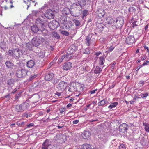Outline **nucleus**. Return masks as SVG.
Returning <instances> with one entry per match:
<instances>
[{
	"mask_svg": "<svg viewBox=\"0 0 149 149\" xmlns=\"http://www.w3.org/2000/svg\"><path fill=\"white\" fill-rule=\"evenodd\" d=\"M39 21H41L40 20ZM40 23L38 24V28L36 26H33L31 27V30L32 32L36 33L40 31L44 35H45L48 33L47 30L45 28V25H44V22L42 21L41 22L38 21Z\"/></svg>",
	"mask_w": 149,
	"mask_h": 149,
	"instance_id": "nucleus-1",
	"label": "nucleus"
},
{
	"mask_svg": "<svg viewBox=\"0 0 149 149\" xmlns=\"http://www.w3.org/2000/svg\"><path fill=\"white\" fill-rule=\"evenodd\" d=\"M8 53L9 55L16 59L19 58L23 54V52L19 48L14 49L13 50H9Z\"/></svg>",
	"mask_w": 149,
	"mask_h": 149,
	"instance_id": "nucleus-2",
	"label": "nucleus"
},
{
	"mask_svg": "<svg viewBox=\"0 0 149 149\" xmlns=\"http://www.w3.org/2000/svg\"><path fill=\"white\" fill-rule=\"evenodd\" d=\"M74 46V45H72L70 47H69L68 49V51L70 52V53H67V54L66 55H63L60 58H59L58 60L59 63H61L62 62L63 60L65 59V61H68L69 60L70 58L72 57V54L74 52V49L72 47Z\"/></svg>",
	"mask_w": 149,
	"mask_h": 149,
	"instance_id": "nucleus-3",
	"label": "nucleus"
},
{
	"mask_svg": "<svg viewBox=\"0 0 149 149\" xmlns=\"http://www.w3.org/2000/svg\"><path fill=\"white\" fill-rule=\"evenodd\" d=\"M82 63L83 65L80 66L78 69L79 73L80 74L84 73V72L88 71L90 70V68L87 64L88 62L87 61H83Z\"/></svg>",
	"mask_w": 149,
	"mask_h": 149,
	"instance_id": "nucleus-4",
	"label": "nucleus"
},
{
	"mask_svg": "<svg viewBox=\"0 0 149 149\" xmlns=\"http://www.w3.org/2000/svg\"><path fill=\"white\" fill-rule=\"evenodd\" d=\"M124 24L123 19L120 17H117L113 22V25L116 29L121 28Z\"/></svg>",
	"mask_w": 149,
	"mask_h": 149,
	"instance_id": "nucleus-5",
	"label": "nucleus"
},
{
	"mask_svg": "<svg viewBox=\"0 0 149 149\" xmlns=\"http://www.w3.org/2000/svg\"><path fill=\"white\" fill-rule=\"evenodd\" d=\"M67 86L68 84L66 82L61 81L57 85L56 87L59 91L62 92L66 89Z\"/></svg>",
	"mask_w": 149,
	"mask_h": 149,
	"instance_id": "nucleus-6",
	"label": "nucleus"
},
{
	"mask_svg": "<svg viewBox=\"0 0 149 149\" xmlns=\"http://www.w3.org/2000/svg\"><path fill=\"white\" fill-rule=\"evenodd\" d=\"M56 140L59 141V142L63 143L66 140V136L61 134H57L55 137Z\"/></svg>",
	"mask_w": 149,
	"mask_h": 149,
	"instance_id": "nucleus-7",
	"label": "nucleus"
},
{
	"mask_svg": "<svg viewBox=\"0 0 149 149\" xmlns=\"http://www.w3.org/2000/svg\"><path fill=\"white\" fill-rule=\"evenodd\" d=\"M28 71L25 69H22L17 70L16 73L17 76L19 78H22L27 74Z\"/></svg>",
	"mask_w": 149,
	"mask_h": 149,
	"instance_id": "nucleus-8",
	"label": "nucleus"
},
{
	"mask_svg": "<svg viewBox=\"0 0 149 149\" xmlns=\"http://www.w3.org/2000/svg\"><path fill=\"white\" fill-rule=\"evenodd\" d=\"M42 38L38 36L33 38L31 41V44L34 46H38L39 45L42 41Z\"/></svg>",
	"mask_w": 149,
	"mask_h": 149,
	"instance_id": "nucleus-9",
	"label": "nucleus"
},
{
	"mask_svg": "<svg viewBox=\"0 0 149 149\" xmlns=\"http://www.w3.org/2000/svg\"><path fill=\"white\" fill-rule=\"evenodd\" d=\"M48 26L51 29L54 30L58 26L59 24L56 21L53 20L49 23Z\"/></svg>",
	"mask_w": 149,
	"mask_h": 149,
	"instance_id": "nucleus-10",
	"label": "nucleus"
},
{
	"mask_svg": "<svg viewBox=\"0 0 149 149\" xmlns=\"http://www.w3.org/2000/svg\"><path fill=\"white\" fill-rule=\"evenodd\" d=\"M135 42V38L133 36H127L125 39L126 44L128 45L132 44Z\"/></svg>",
	"mask_w": 149,
	"mask_h": 149,
	"instance_id": "nucleus-11",
	"label": "nucleus"
},
{
	"mask_svg": "<svg viewBox=\"0 0 149 149\" xmlns=\"http://www.w3.org/2000/svg\"><path fill=\"white\" fill-rule=\"evenodd\" d=\"M128 128V125L126 123H123L119 126V131L122 132H125Z\"/></svg>",
	"mask_w": 149,
	"mask_h": 149,
	"instance_id": "nucleus-12",
	"label": "nucleus"
},
{
	"mask_svg": "<svg viewBox=\"0 0 149 149\" xmlns=\"http://www.w3.org/2000/svg\"><path fill=\"white\" fill-rule=\"evenodd\" d=\"M45 16L47 18L51 19L54 18V14L51 10H47L45 14Z\"/></svg>",
	"mask_w": 149,
	"mask_h": 149,
	"instance_id": "nucleus-13",
	"label": "nucleus"
},
{
	"mask_svg": "<svg viewBox=\"0 0 149 149\" xmlns=\"http://www.w3.org/2000/svg\"><path fill=\"white\" fill-rule=\"evenodd\" d=\"M72 67V64L70 62L65 63L63 67V69L65 70H70Z\"/></svg>",
	"mask_w": 149,
	"mask_h": 149,
	"instance_id": "nucleus-14",
	"label": "nucleus"
},
{
	"mask_svg": "<svg viewBox=\"0 0 149 149\" xmlns=\"http://www.w3.org/2000/svg\"><path fill=\"white\" fill-rule=\"evenodd\" d=\"M24 2L26 4L27 7H29L31 5H33L35 6L37 4L35 3V0H24Z\"/></svg>",
	"mask_w": 149,
	"mask_h": 149,
	"instance_id": "nucleus-15",
	"label": "nucleus"
},
{
	"mask_svg": "<svg viewBox=\"0 0 149 149\" xmlns=\"http://www.w3.org/2000/svg\"><path fill=\"white\" fill-rule=\"evenodd\" d=\"M91 136L90 132L88 131H84L82 134V138L84 139H89Z\"/></svg>",
	"mask_w": 149,
	"mask_h": 149,
	"instance_id": "nucleus-16",
	"label": "nucleus"
},
{
	"mask_svg": "<svg viewBox=\"0 0 149 149\" xmlns=\"http://www.w3.org/2000/svg\"><path fill=\"white\" fill-rule=\"evenodd\" d=\"M50 145L49 140L46 139L43 142L42 144V148L44 149H48V146Z\"/></svg>",
	"mask_w": 149,
	"mask_h": 149,
	"instance_id": "nucleus-17",
	"label": "nucleus"
},
{
	"mask_svg": "<svg viewBox=\"0 0 149 149\" xmlns=\"http://www.w3.org/2000/svg\"><path fill=\"white\" fill-rule=\"evenodd\" d=\"M54 74L52 73H50L46 74L45 76V79L47 81L51 80L54 77Z\"/></svg>",
	"mask_w": 149,
	"mask_h": 149,
	"instance_id": "nucleus-18",
	"label": "nucleus"
},
{
	"mask_svg": "<svg viewBox=\"0 0 149 149\" xmlns=\"http://www.w3.org/2000/svg\"><path fill=\"white\" fill-rule=\"evenodd\" d=\"M14 7L13 3L11 1L7 2L6 4L4 7V9L6 10L8 9Z\"/></svg>",
	"mask_w": 149,
	"mask_h": 149,
	"instance_id": "nucleus-19",
	"label": "nucleus"
},
{
	"mask_svg": "<svg viewBox=\"0 0 149 149\" xmlns=\"http://www.w3.org/2000/svg\"><path fill=\"white\" fill-rule=\"evenodd\" d=\"M5 64L7 67L10 69L15 68V66L11 62L9 61H7L5 63Z\"/></svg>",
	"mask_w": 149,
	"mask_h": 149,
	"instance_id": "nucleus-20",
	"label": "nucleus"
},
{
	"mask_svg": "<svg viewBox=\"0 0 149 149\" xmlns=\"http://www.w3.org/2000/svg\"><path fill=\"white\" fill-rule=\"evenodd\" d=\"M34 65L35 62L33 60H30L27 62L26 65L29 68H32Z\"/></svg>",
	"mask_w": 149,
	"mask_h": 149,
	"instance_id": "nucleus-21",
	"label": "nucleus"
},
{
	"mask_svg": "<svg viewBox=\"0 0 149 149\" xmlns=\"http://www.w3.org/2000/svg\"><path fill=\"white\" fill-rule=\"evenodd\" d=\"M97 14L99 17H103L105 15L104 10L102 9H99L98 10Z\"/></svg>",
	"mask_w": 149,
	"mask_h": 149,
	"instance_id": "nucleus-22",
	"label": "nucleus"
},
{
	"mask_svg": "<svg viewBox=\"0 0 149 149\" xmlns=\"http://www.w3.org/2000/svg\"><path fill=\"white\" fill-rule=\"evenodd\" d=\"M22 106L21 104L16 105L15 108V111L17 112H20L22 111H23Z\"/></svg>",
	"mask_w": 149,
	"mask_h": 149,
	"instance_id": "nucleus-23",
	"label": "nucleus"
},
{
	"mask_svg": "<svg viewBox=\"0 0 149 149\" xmlns=\"http://www.w3.org/2000/svg\"><path fill=\"white\" fill-rule=\"evenodd\" d=\"M103 55L102 56L100 57L99 58V64L100 65H102L104 64V62L105 61V57H104Z\"/></svg>",
	"mask_w": 149,
	"mask_h": 149,
	"instance_id": "nucleus-24",
	"label": "nucleus"
},
{
	"mask_svg": "<svg viewBox=\"0 0 149 149\" xmlns=\"http://www.w3.org/2000/svg\"><path fill=\"white\" fill-rule=\"evenodd\" d=\"M22 106V108L23 111H24L25 110L28 109L29 107V104L26 102H25L21 104Z\"/></svg>",
	"mask_w": 149,
	"mask_h": 149,
	"instance_id": "nucleus-25",
	"label": "nucleus"
},
{
	"mask_svg": "<svg viewBox=\"0 0 149 149\" xmlns=\"http://www.w3.org/2000/svg\"><path fill=\"white\" fill-rule=\"evenodd\" d=\"M118 105V102H114L111 103V104L108 106V108L110 109H111L113 108H115Z\"/></svg>",
	"mask_w": 149,
	"mask_h": 149,
	"instance_id": "nucleus-26",
	"label": "nucleus"
},
{
	"mask_svg": "<svg viewBox=\"0 0 149 149\" xmlns=\"http://www.w3.org/2000/svg\"><path fill=\"white\" fill-rule=\"evenodd\" d=\"M82 149H92L91 145L88 144H85L82 145Z\"/></svg>",
	"mask_w": 149,
	"mask_h": 149,
	"instance_id": "nucleus-27",
	"label": "nucleus"
},
{
	"mask_svg": "<svg viewBox=\"0 0 149 149\" xmlns=\"http://www.w3.org/2000/svg\"><path fill=\"white\" fill-rule=\"evenodd\" d=\"M143 125L145 126L144 129L147 132H149V124L147 123H143Z\"/></svg>",
	"mask_w": 149,
	"mask_h": 149,
	"instance_id": "nucleus-28",
	"label": "nucleus"
},
{
	"mask_svg": "<svg viewBox=\"0 0 149 149\" xmlns=\"http://www.w3.org/2000/svg\"><path fill=\"white\" fill-rule=\"evenodd\" d=\"M102 70V69L99 66H97L94 71V72L95 74L99 73Z\"/></svg>",
	"mask_w": 149,
	"mask_h": 149,
	"instance_id": "nucleus-29",
	"label": "nucleus"
},
{
	"mask_svg": "<svg viewBox=\"0 0 149 149\" xmlns=\"http://www.w3.org/2000/svg\"><path fill=\"white\" fill-rule=\"evenodd\" d=\"M45 53L41 51L38 53L37 56L40 58H42L45 56Z\"/></svg>",
	"mask_w": 149,
	"mask_h": 149,
	"instance_id": "nucleus-30",
	"label": "nucleus"
},
{
	"mask_svg": "<svg viewBox=\"0 0 149 149\" xmlns=\"http://www.w3.org/2000/svg\"><path fill=\"white\" fill-rule=\"evenodd\" d=\"M97 29L100 30H101L103 28V24L102 23H98L97 24Z\"/></svg>",
	"mask_w": 149,
	"mask_h": 149,
	"instance_id": "nucleus-31",
	"label": "nucleus"
},
{
	"mask_svg": "<svg viewBox=\"0 0 149 149\" xmlns=\"http://www.w3.org/2000/svg\"><path fill=\"white\" fill-rule=\"evenodd\" d=\"M106 103V100L104 99L101 100L100 102H98V106H103Z\"/></svg>",
	"mask_w": 149,
	"mask_h": 149,
	"instance_id": "nucleus-32",
	"label": "nucleus"
},
{
	"mask_svg": "<svg viewBox=\"0 0 149 149\" xmlns=\"http://www.w3.org/2000/svg\"><path fill=\"white\" fill-rule=\"evenodd\" d=\"M107 49H108V51H106V53L107 52H111L114 49V47L113 46H111L109 47H107Z\"/></svg>",
	"mask_w": 149,
	"mask_h": 149,
	"instance_id": "nucleus-33",
	"label": "nucleus"
},
{
	"mask_svg": "<svg viewBox=\"0 0 149 149\" xmlns=\"http://www.w3.org/2000/svg\"><path fill=\"white\" fill-rule=\"evenodd\" d=\"M90 38L88 36H87L85 40H86V45H87L88 46H89L90 45V43L89 42L90 40Z\"/></svg>",
	"mask_w": 149,
	"mask_h": 149,
	"instance_id": "nucleus-34",
	"label": "nucleus"
},
{
	"mask_svg": "<svg viewBox=\"0 0 149 149\" xmlns=\"http://www.w3.org/2000/svg\"><path fill=\"white\" fill-rule=\"evenodd\" d=\"M130 12H135L136 11L135 8L133 7H130L128 9Z\"/></svg>",
	"mask_w": 149,
	"mask_h": 149,
	"instance_id": "nucleus-35",
	"label": "nucleus"
},
{
	"mask_svg": "<svg viewBox=\"0 0 149 149\" xmlns=\"http://www.w3.org/2000/svg\"><path fill=\"white\" fill-rule=\"evenodd\" d=\"M61 33L65 36H68L69 35V33L68 32L63 30L62 31H61Z\"/></svg>",
	"mask_w": 149,
	"mask_h": 149,
	"instance_id": "nucleus-36",
	"label": "nucleus"
},
{
	"mask_svg": "<svg viewBox=\"0 0 149 149\" xmlns=\"http://www.w3.org/2000/svg\"><path fill=\"white\" fill-rule=\"evenodd\" d=\"M53 35L56 38L58 39L60 38V36L59 34L56 32H54L53 33Z\"/></svg>",
	"mask_w": 149,
	"mask_h": 149,
	"instance_id": "nucleus-37",
	"label": "nucleus"
},
{
	"mask_svg": "<svg viewBox=\"0 0 149 149\" xmlns=\"http://www.w3.org/2000/svg\"><path fill=\"white\" fill-rule=\"evenodd\" d=\"M148 95V93L147 92H146L145 93H141V96L142 98H145L147 97Z\"/></svg>",
	"mask_w": 149,
	"mask_h": 149,
	"instance_id": "nucleus-38",
	"label": "nucleus"
},
{
	"mask_svg": "<svg viewBox=\"0 0 149 149\" xmlns=\"http://www.w3.org/2000/svg\"><path fill=\"white\" fill-rule=\"evenodd\" d=\"M13 79H10L7 81V84L8 85H10L13 84Z\"/></svg>",
	"mask_w": 149,
	"mask_h": 149,
	"instance_id": "nucleus-39",
	"label": "nucleus"
},
{
	"mask_svg": "<svg viewBox=\"0 0 149 149\" xmlns=\"http://www.w3.org/2000/svg\"><path fill=\"white\" fill-rule=\"evenodd\" d=\"M88 12V10H84L83 11L82 18L87 15Z\"/></svg>",
	"mask_w": 149,
	"mask_h": 149,
	"instance_id": "nucleus-40",
	"label": "nucleus"
},
{
	"mask_svg": "<svg viewBox=\"0 0 149 149\" xmlns=\"http://www.w3.org/2000/svg\"><path fill=\"white\" fill-rule=\"evenodd\" d=\"M65 109L64 108H61L60 110V113L61 114L65 113Z\"/></svg>",
	"mask_w": 149,
	"mask_h": 149,
	"instance_id": "nucleus-41",
	"label": "nucleus"
},
{
	"mask_svg": "<svg viewBox=\"0 0 149 149\" xmlns=\"http://www.w3.org/2000/svg\"><path fill=\"white\" fill-rule=\"evenodd\" d=\"M74 23H75V24L76 26H79L80 25V22L79 21L74 19L73 21Z\"/></svg>",
	"mask_w": 149,
	"mask_h": 149,
	"instance_id": "nucleus-42",
	"label": "nucleus"
},
{
	"mask_svg": "<svg viewBox=\"0 0 149 149\" xmlns=\"http://www.w3.org/2000/svg\"><path fill=\"white\" fill-rule=\"evenodd\" d=\"M26 46L27 48H28V49L29 50H31L32 49V48L31 47V45L29 43H28L26 44Z\"/></svg>",
	"mask_w": 149,
	"mask_h": 149,
	"instance_id": "nucleus-43",
	"label": "nucleus"
},
{
	"mask_svg": "<svg viewBox=\"0 0 149 149\" xmlns=\"http://www.w3.org/2000/svg\"><path fill=\"white\" fill-rule=\"evenodd\" d=\"M119 149H126V147L124 144H121L118 147Z\"/></svg>",
	"mask_w": 149,
	"mask_h": 149,
	"instance_id": "nucleus-44",
	"label": "nucleus"
},
{
	"mask_svg": "<svg viewBox=\"0 0 149 149\" xmlns=\"http://www.w3.org/2000/svg\"><path fill=\"white\" fill-rule=\"evenodd\" d=\"M37 77V75H31L29 78V80L31 81L32 80L36 78Z\"/></svg>",
	"mask_w": 149,
	"mask_h": 149,
	"instance_id": "nucleus-45",
	"label": "nucleus"
},
{
	"mask_svg": "<svg viewBox=\"0 0 149 149\" xmlns=\"http://www.w3.org/2000/svg\"><path fill=\"white\" fill-rule=\"evenodd\" d=\"M74 89H75V88H74L73 86H70L69 87V89L68 90L69 91L72 92L74 90Z\"/></svg>",
	"mask_w": 149,
	"mask_h": 149,
	"instance_id": "nucleus-46",
	"label": "nucleus"
},
{
	"mask_svg": "<svg viewBox=\"0 0 149 149\" xmlns=\"http://www.w3.org/2000/svg\"><path fill=\"white\" fill-rule=\"evenodd\" d=\"M22 117L24 118H28V115L26 113H24L22 114Z\"/></svg>",
	"mask_w": 149,
	"mask_h": 149,
	"instance_id": "nucleus-47",
	"label": "nucleus"
},
{
	"mask_svg": "<svg viewBox=\"0 0 149 149\" xmlns=\"http://www.w3.org/2000/svg\"><path fill=\"white\" fill-rule=\"evenodd\" d=\"M100 54H102L100 52H97L95 53V54L96 57H98Z\"/></svg>",
	"mask_w": 149,
	"mask_h": 149,
	"instance_id": "nucleus-48",
	"label": "nucleus"
},
{
	"mask_svg": "<svg viewBox=\"0 0 149 149\" xmlns=\"http://www.w3.org/2000/svg\"><path fill=\"white\" fill-rule=\"evenodd\" d=\"M21 95L20 93H19V94H17L15 96V100H16L19 98V97H20Z\"/></svg>",
	"mask_w": 149,
	"mask_h": 149,
	"instance_id": "nucleus-49",
	"label": "nucleus"
},
{
	"mask_svg": "<svg viewBox=\"0 0 149 149\" xmlns=\"http://www.w3.org/2000/svg\"><path fill=\"white\" fill-rule=\"evenodd\" d=\"M149 64V61H147L146 62H144L142 65V66H144L146 65H148Z\"/></svg>",
	"mask_w": 149,
	"mask_h": 149,
	"instance_id": "nucleus-50",
	"label": "nucleus"
},
{
	"mask_svg": "<svg viewBox=\"0 0 149 149\" xmlns=\"http://www.w3.org/2000/svg\"><path fill=\"white\" fill-rule=\"evenodd\" d=\"M142 67V65H140L139 66H138L137 67V68H136V71H138L139 69L141 68Z\"/></svg>",
	"mask_w": 149,
	"mask_h": 149,
	"instance_id": "nucleus-51",
	"label": "nucleus"
},
{
	"mask_svg": "<svg viewBox=\"0 0 149 149\" xmlns=\"http://www.w3.org/2000/svg\"><path fill=\"white\" fill-rule=\"evenodd\" d=\"M34 125V124L33 123H31L27 125V127L28 128H29L31 127H32Z\"/></svg>",
	"mask_w": 149,
	"mask_h": 149,
	"instance_id": "nucleus-52",
	"label": "nucleus"
},
{
	"mask_svg": "<svg viewBox=\"0 0 149 149\" xmlns=\"http://www.w3.org/2000/svg\"><path fill=\"white\" fill-rule=\"evenodd\" d=\"M149 26V24H147L145 26L144 29L145 31H147V30L148 26Z\"/></svg>",
	"mask_w": 149,
	"mask_h": 149,
	"instance_id": "nucleus-53",
	"label": "nucleus"
},
{
	"mask_svg": "<svg viewBox=\"0 0 149 149\" xmlns=\"http://www.w3.org/2000/svg\"><path fill=\"white\" fill-rule=\"evenodd\" d=\"M144 47L145 49L146 50L147 52L148 53L149 51L148 47L146 46H144Z\"/></svg>",
	"mask_w": 149,
	"mask_h": 149,
	"instance_id": "nucleus-54",
	"label": "nucleus"
},
{
	"mask_svg": "<svg viewBox=\"0 0 149 149\" xmlns=\"http://www.w3.org/2000/svg\"><path fill=\"white\" fill-rule=\"evenodd\" d=\"M97 89H96V90H93L91 91L90 92V93L91 94H94L95 93V91H97Z\"/></svg>",
	"mask_w": 149,
	"mask_h": 149,
	"instance_id": "nucleus-55",
	"label": "nucleus"
},
{
	"mask_svg": "<svg viewBox=\"0 0 149 149\" xmlns=\"http://www.w3.org/2000/svg\"><path fill=\"white\" fill-rule=\"evenodd\" d=\"M79 122V120H77L73 121V123L74 124H77Z\"/></svg>",
	"mask_w": 149,
	"mask_h": 149,
	"instance_id": "nucleus-56",
	"label": "nucleus"
},
{
	"mask_svg": "<svg viewBox=\"0 0 149 149\" xmlns=\"http://www.w3.org/2000/svg\"><path fill=\"white\" fill-rule=\"evenodd\" d=\"M17 91V88L15 89L14 90L11 92V94H14L15 93L16 91Z\"/></svg>",
	"mask_w": 149,
	"mask_h": 149,
	"instance_id": "nucleus-57",
	"label": "nucleus"
},
{
	"mask_svg": "<svg viewBox=\"0 0 149 149\" xmlns=\"http://www.w3.org/2000/svg\"><path fill=\"white\" fill-rule=\"evenodd\" d=\"M80 1H78V2L77 3H75V5L77 6H81V3L80 2Z\"/></svg>",
	"mask_w": 149,
	"mask_h": 149,
	"instance_id": "nucleus-58",
	"label": "nucleus"
},
{
	"mask_svg": "<svg viewBox=\"0 0 149 149\" xmlns=\"http://www.w3.org/2000/svg\"><path fill=\"white\" fill-rule=\"evenodd\" d=\"M140 98V97H139L138 96L135 95L134 96V97L133 98V100H136L137 99H139Z\"/></svg>",
	"mask_w": 149,
	"mask_h": 149,
	"instance_id": "nucleus-59",
	"label": "nucleus"
},
{
	"mask_svg": "<svg viewBox=\"0 0 149 149\" xmlns=\"http://www.w3.org/2000/svg\"><path fill=\"white\" fill-rule=\"evenodd\" d=\"M115 86V85L114 84H113L111 85H110L109 86V88L110 89L114 87Z\"/></svg>",
	"mask_w": 149,
	"mask_h": 149,
	"instance_id": "nucleus-60",
	"label": "nucleus"
},
{
	"mask_svg": "<svg viewBox=\"0 0 149 149\" xmlns=\"http://www.w3.org/2000/svg\"><path fill=\"white\" fill-rule=\"evenodd\" d=\"M136 22H134L133 23L132 26L133 27H134L137 26V25L136 24Z\"/></svg>",
	"mask_w": 149,
	"mask_h": 149,
	"instance_id": "nucleus-61",
	"label": "nucleus"
},
{
	"mask_svg": "<svg viewBox=\"0 0 149 149\" xmlns=\"http://www.w3.org/2000/svg\"><path fill=\"white\" fill-rule=\"evenodd\" d=\"M55 95H57L58 97L61 95V92H56L55 93Z\"/></svg>",
	"mask_w": 149,
	"mask_h": 149,
	"instance_id": "nucleus-62",
	"label": "nucleus"
},
{
	"mask_svg": "<svg viewBox=\"0 0 149 149\" xmlns=\"http://www.w3.org/2000/svg\"><path fill=\"white\" fill-rule=\"evenodd\" d=\"M141 59L142 60H144L146 59V57L145 56H143L141 57Z\"/></svg>",
	"mask_w": 149,
	"mask_h": 149,
	"instance_id": "nucleus-63",
	"label": "nucleus"
},
{
	"mask_svg": "<svg viewBox=\"0 0 149 149\" xmlns=\"http://www.w3.org/2000/svg\"><path fill=\"white\" fill-rule=\"evenodd\" d=\"M72 106V104L69 103V104H68L67 105L66 107L67 108H69V107H70L71 106Z\"/></svg>",
	"mask_w": 149,
	"mask_h": 149,
	"instance_id": "nucleus-64",
	"label": "nucleus"
}]
</instances>
